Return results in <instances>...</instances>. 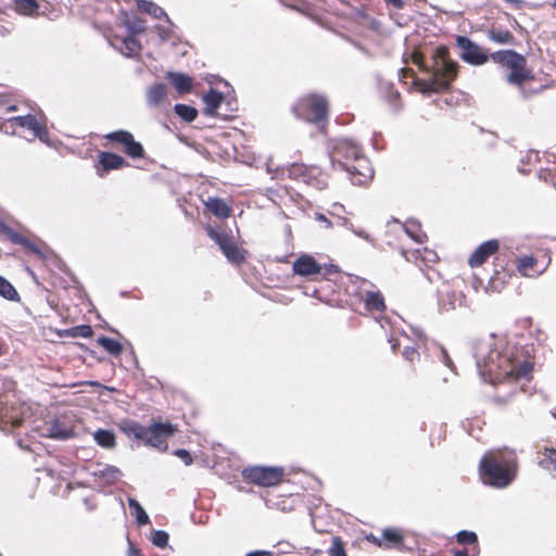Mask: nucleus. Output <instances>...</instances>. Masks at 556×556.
I'll return each mask as SVG.
<instances>
[{
    "label": "nucleus",
    "instance_id": "28",
    "mask_svg": "<svg viewBox=\"0 0 556 556\" xmlns=\"http://www.w3.org/2000/svg\"><path fill=\"white\" fill-rule=\"evenodd\" d=\"M535 264L536 258H534L533 256L526 255L518 260L517 269L525 277H538L544 271V269L541 271H533V267Z\"/></svg>",
    "mask_w": 556,
    "mask_h": 556
},
{
    "label": "nucleus",
    "instance_id": "8",
    "mask_svg": "<svg viewBox=\"0 0 556 556\" xmlns=\"http://www.w3.org/2000/svg\"><path fill=\"white\" fill-rule=\"evenodd\" d=\"M286 477V469L280 466H251L242 470V478L247 483L262 488H273L281 484Z\"/></svg>",
    "mask_w": 556,
    "mask_h": 556
},
{
    "label": "nucleus",
    "instance_id": "11",
    "mask_svg": "<svg viewBox=\"0 0 556 556\" xmlns=\"http://www.w3.org/2000/svg\"><path fill=\"white\" fill-rule=\"evenodd\" d=\"M292 271L294 275L301 277L316 279L318 275L328 276L336 273L337 267L333 265H321L314 258V256L302 254L293 262Z\"/></svg>",
    "mask_w": 556,
    "mask_h": 556
},
{
    "label": "nucleus",
    "instance_id": "61",
    "mask_svg": "<svg viewBox=\"0 0 556 556\" xmlns=\"http://www.w3.org/2000/svg\"><path fill=\"white\" fill-rule=\"evenodd\" d=\"M415 334L418 340H424L426 338L425 332L422 330H415Z\"/></svg>",
    "mask_w": 556,
    "mask_h": 556
},
{
    "label": "nucleus",
    "instance_id": "10",
    "mask_svg": "<svg viewBox=\"0 0 556 556\" xmlns=\"http://www.w3.org/2000/svg\"><path fill=\"white\" fill-rule=\"evenodd\" d=\"M20 130H27L31 135V139L38 138L41 141L49 139V132L35 115L26 114L16 116L11 124L7 125L4 132L10 135L20 134Z\"/></svg>",
    "mask_w": 556,
    "mask_h": 556
},
{
    "label": "nucleus",
    "instance_id": "3",
    "mask_svg": "<svg viewBox=\"0 0 556 556\" xmlns=\"http://www.w3.org/2000/svg\"><path fill=\"white\" fill-rule=\"evenodd\" d=\"M416 64L427 74L426 78L419 79L416 83L419 91L422 93L446 90L457 76L458 65L448 58V50L443 46L438 47L433 51L430 65L425 64L420 60H417Z\"/></svg>",
    "mask_w": 556,
    "mask_h": 556
},
{
    "label": "nucleus",
    "instance_id": "37",
    "mask_svg": "<svg viewBox=\"0 0 556 556\" xmlns=\"http://www.w3.org/2000/svg\"><path fill=\"white\" fill-rule=\"evenodd\" d=\"M137 5L141 11L153 15L156 18H161L165 14L163 9L152 1L137 0Z\"/></svg>",
    "mask_w": 556,
    "mask_h": 556
},
{
    "label": "nucleus",
    "instance_id": "33",
    "mask_svg": "<svg viewBox=\"0 0 556 556\" xmlns=\"http://www.w3.org/2000/svg\"><path fill=\"white\" fill-rule=\"evenodd\" d=\"M98 344L102 346L109 354L113 356H118L123 352V345L119 341L109 338V337H100L98 339Z\"/></svg>",
    "mask_w": 556,
    "mask_h": 556
},
{
    "label": "nucleus",
    "instance_id": "54",
    "mask_svg": "<svg viewBox=\"0 0 556 556\" xmlns=\"http://www.w3.org/2000/svg\"><path fill=\"white\" fill-rule=\"evenodd\" d=\"M538 160H539V152L530 151L527 154L526 161L521 160V162L530 164L532 162H536Z\"/></svg>",
    "mask_w": 556,
    "mask_h": 556
},
{
    "label": "nucleus",
    "instance_id": "15",
    "mask_svg": "<svg viewBox=\"0 0 556 556\" xmlns=\"http://www.w3.org/2000/svg\"><path fill=\"white\" fill-rule=\"evenodd\" d=\"M344 170L350 174L354 185H365L374 177V168L364 153Z\"/></svg>",
    "mask_w": 556,
    "mask_h": 556
},
{
    "label": "nucleus",
    "instance_id": "24",
    "mask_svg": "<svg viewBox=\"0 0 556 556\" xmlns=\"http://www.w3.org/2000/svg\"><path fill=\"white\" fill-rule=\"evenodd\" d=\"M224 101V94L214 89L211 88L204 96H203V102L205 104L204 108V114L207 116H215L217 115V110L220 106V104Z\"/></svg>",
    "mask_w": 556,
    "mask_h": 556
},
{
    "label": "nucleus",
    "instance_id": "17",
    "mask_svg": "<svg viewBox=\"0 0 556 556\" xmlns=\"http://www.w3.org/2000/svg\"><path fill=\"white\" fill-rule=\"evenodd\" d=\"M407 531L388 527L384 528V549L394 548L399 552H412L413 547H409L405 544Z\"/></svg>",
    "mask_w": 556,
    "mask_h": 556
},
{
    "label": "nucleus",
    "instance_id": "55",
    "mask_svg": "<svg viewBox=\"0 0 556 556\" xmlns=\"http://www.w3.org/2000/svg\"><path fill=\"white\" fill-rule=\"evenodd\" d=\"M117 473H118V469H117V468H115V467H108V468L102 472V476H106V475H108L109 477H111V478L115 479V478H116V476H117Z\"/></svg>",
    "mask_w": 556,
    "mask_h": 556
},
{
    "label": "nucleus",
    "instance_id": "26",
    "mask_svg": "<svg viewBox=\"0 0 556 556\" xmlns=\"http://www.w3.org/2000/svg\"><path fill=\"white\" fill-rule=\"evenodd\" d=\"M488 38L498 45H515L514 35L507 29L492 27L488 30Z\"/></svg>",
    "mask_w": 556,
    "mask_h": 556
},
{
    "label": "nucleus",
    "instance_id": "19",
    "mask_svg": "<svg viewBox=\"0 0 556 556\" xmlns=\"http://www.w3.org/2000/svg\"><path fill=\"white\" fill-rule=\"evenodd\" d=\"M18 111L15 101L9 96H0V130H5L7 125L16 118L13 113Z\"/></svg>",
    "mask_w": 556,
    "mask_h": 556
},
{
    "label": "nucleus",
    "instance_id": "13",
    "mask_svg": "<svg viewBox=\"0 0 556 556\" xmlns=\"http://www.w3.org/2000/svg\"><path fill=\"white\" fill-rule=\"evenodd\" d=\"M362 154L363 150L358 144L349 139H342L334 146L331 159L333 163H338L341 168L345 169Z\"/></svg>",
    "mask_w": 556,
    "mask_h": 556
},
{
    "label": "nucleus",
    "instance_id": "46",
    "mask_svg": "<svg viewBox=\"0 0 556 556\" xmlns=\"http://www.w3.org/2000/svg\"><path fill=\"white\" fill-rule=\"evenodd\" d=\"M25 242L26 243L22 244V247H24L28 252L37 255L40 258L45 257V253L38 244L30 241L28 238L25 239Z\"/></svg>",
    "mask_w": 556,
    "mask_h": 556
},
{
    "label": "nucleus",
    "instance_id": "43",
    "mask_svg": "<svg viewBox=\"0 0 556 556\" xmlns=\"http://www.w3.org/2000/svg\"><path fill=\"white\" fill-rule=\"evenodd\" d=\"M388 103L391 106V111L396 114L402 110V102L400 99V93L397 91H394L392 88L388 90L387 96Z\"/></svg>",
    "mask_w": 556,
    "mask_h": 556
},
{
    "label": "nucleus",
    "instance_id": "56",
    "mask_svg": "<svg viewBox=\"0 0 556 556\" xmlns=\"http://www.w3.org/2000/svg\"><path fill=\"white\" fill-rule=\"evenodd\" d=\"M386 4H391L393 8L400 10L404 7V0H384Z\"/></svg>",
    "mask_w": 556,
    "mask_h": 556
},
{
    "label": "nucleus",
    "instance_id": "7",
    "mask_svg": "<svg viewBox=\"0 0 556 556\" xmlns=\"http://www.w3.org/2000/svg\"><path fill=\"white\" fill-rule=\"evenodd\" d=\"M206 235L218 245L226 260L233 266L243 265L249 251L237 242L230 230L217 229L211 225L205 226Z\"/></svg>",
    "mask_w": 556,
    "mask_h": 556
},
{
    "label": "nucleus",
    "instance_id": "57",
    "mask_svg": "<svg viewBox=\"0 0 556 556\" xmlns=\"http://www.w3.org/2000/svg\"><path fill=\"white\" fill-rule=\"evenodd\" d=\"M128 556H142L141 551L135 547L132 544L129 545Z\"/></svg>",
    "mask_w": 556,
    "mask_h": 556
},
{
    "label": "nucleus",
    "instance_id": "21",
    "mask_svg": "<svg viewBox=\"0 0 556 556\" xmlns=\"http://www.w3.org/2000/svg\"><path fill=\"white\" fill-rule=\"evenodd\" d=\"M205 208L220 219H226L230 217L232 213V208L228 205V203L220 198L211 197L204 202Z\"/></svg>",
    "mask_w": 556,
    "mask_h": 556
},
{
    "label": "nucleus",
    "instance_id": "39",
    "mask_svg": "<svg viewBox=\"0 0 556 556\" xmlns=\"http://www.w3.org/2000/svg\"><path fill=\"white\" fill-rule=\"evenodd\" d=\"M130 134L131 132L127 130H115L104 135V139L108 140L111 144L123 147Z\"/></svg>",
    "mask_w": 556,
    "mask_h": 556
},
{
    "label": "nucleus",
    "instance_id": "31",
    "mask_svg": "<svg viewBox=\"0 0 556 556\" xmlns=\"http://www.w3.org/2000/svg\"><path fill=\"white\" fill-rule=\"evenodd\" d=\"M121 51L128 58L136 56L141 51V43L135 36H127L122 39Z\"/></svg>",
    "mask_w": 556,
    "mask_h": 556
},
{
    "label": "nucleus",
    "instance_id": "9",
    "mask_svg": "<svg viewBox=\"0 0 556 556\" xmlns=\"http://www.w3.org/2000/svg\"><path fill=\"white\" fill-rule=\"evenodd\" d=\"M289 173L291 178L311 186L317 190H323L328 186L327 175L318 166L293 164L290 167Z\"/></svg>",
    "mask_w": 556,
    "mask_h": 556
},
{
    "label": "nucleus",
    "instance_id": "30",
    "mask_svg": "<svg viewBox=\"0 0 556 556\" xmlns=\"http://www.w3.org/2000/svg\"><path fill=\"white\" fill-rule=\"evenodd\" d=\"M167 98V88L164 84H155L148 91V101L151 105H159Z\"/></svg>",
    "mask_w": 556,
    "mask_h": 556
},
{
    "label": "nucleus",
    "instance_id": "40",
    "mask_svg": "<svg viewBox=\"0 0 556 556\" xmlns=\"http://www.w3.org/2000/svg\"><path fill=\"white\" fill-rule=\"evenodd\" d=\"M329 556H348L345 544L340 536H332L331 546L328 548Z\"/></svg>",
    "mask_w": 556,
    "mask_h": 556
},
{
    "label": "nucleus",
    "instance_id": "16",
    "mask_svg": "<svg viewBox=\"0 0 556 556\" xmlns=\"http://www.w3.org/2000/svg\"><path fill=\"white\" fill-rule=\"evenodd\" d=\"M127 165L128 163L124 160V157L116 153L101 151L98 154L97 170L101 177L111 170L119 169Z\"/></svg>",
    "mask_w": 556,
    "mask_h": 556
},
{
    "label": "nucleus",
    "instance_id": "27",
    "mask_svg": "<svg viewBox=\"0 0 556 556\" xmlns=\"http://www.w3.org/2000/svg\"><path fill=\"white\" fill-rule=\"evenodd\" d=\"M123 151L131 159H143L146 151L142 144L135 140L134 135L130 134L126 142L123 144Z\"/></svg>",
    "mask_w": 556,
    "mask_h": 556
},
{
    "label": "nucleus",
    "instance_id": "29",
    "mask_svg": "<svg viewBox=\"0 0 556 556\" xmlns=\"http://www.w3.org/2000/svg\"><path fill=\"white\" fill-rule=\"evenodd\" d=\"M14 10L26 16H34L38 13L39 3L38 0H13Z\"/></svg>",
    "mask_w": 556,
    "mask_h": 556
},
{
    "label": "nucleus",
    "instance_id": "23",
    "mask_svg": "<svg viewBox=\"0 0 556 556\" xmlns=\"http://www.w3.org/2000/svg\"><path fill=\"white\" fill-rule=\"evenodd\" d=\"M167 79L179 94L190 93L193 89V79L182 73H168Z\"/></svg>",
    "mask_w": 556,
    "mask_h": 556
},
{
    "label": "nucleus",
    "instance_id": "4",
    "mask_svg": "<svg viewBox=\"0 0 556 556\" xmlns=\"http://www.w3.org/2000/svg\"><path fill=\"white\" fill-rule=\"evenodd\" d=\"M119 428L126 435L134 437L161 452L168 450L167 440L178 431V427L169 421H153L146 427L135 420H125Z\"/></svg>",
    "mask_w": 556,
    "mask_h": 556
},
{
    "label": "nucleus",
    "instance_id": "47",
    "mask_svg": "<svg viewBox=\"0 0 556 556\" xmlns=\"http://www.w3.org/2000/svg\"><path fill=\"white\" fill-rule=\"evenodd\" d=\"M439 352V359L448 368H453V362L447 354V351L442 345L435 346Z\"/></svg>",
    "mask_w": 556,
    "mask_h": 556
},
{
    "label": "nucleus",
    "instance_id": "49",
    "mask_svg": "<svg viewBox=\"0 0 556 556\" xmlns=\"http://www.w3.org/2000/svg\"><path fill=\"white\" fill-rule=\"evenodd\" d=\"M402 355L408 362H414L416 358L419 357V353H418L417 349L414 346H405L402 352Z\"/></svg>",
    "mask_w": 556,
    "mask_h": 556
},
{
    "label": "nucleus",
    "instance_id": "2",
    "mask_svg": "<svg viewBox=\"0 0 556 556\" xmlns=\"http://www.w3.org/2000/svg\"><path fill=\"white\" fill-rule=\"evenodd\" d=\"M519 462L516 450L508 446L488 450L479 462L482 482L494 489H505L516 479Z\"/></svg>",
    "mask_w": 556,
    "mask_h": 556
},
{
    "label": "nucleus",
    "instance_id": "45",
    "mask_svg": "<svg viewBox=\"0 0 556 556\" xmlns=\"http://www.w3.org/2000/svg\"><path fill=\"white\" fill-rule=\"evenodd\" d=\"M4 232L7 233V236L9 237V239L11 240V242L15 243V244H24L26 243L25 242V239L26 237L23 236L22 233L17 232V231H14L12 230L11 228L9 227H5L4 229Z\"/></svg>",
    "mask_w": 556,
    "mask_h": 556
},
{
    "label": "nucleus",
    "instance_id": "12",
    "mask_svg": "<svg viewBox=\"0 0 556 556\" xmlns=\"http://www.w3.org/2000/svg\"><path fill=\"white\" fill-rule=\"evenodd\" d=\"M456 43L460 49V59L470 65L479 66L492 60L491 54L466 36H457Z\"/></svg>",
    "mask_w": 556,
    "mask_h": 556
},
{
    "label": "nucleus",
    "instance_id": "59",
    "mask_svg": "<svg viewBox=\"0 0 556 556\" xmlns=\"http://www.w3.org/2000/svg\"><path fill=\"white\" fill-rule=\"evenodd\" d=\"M282 545V543H279L276 548H277V552L276 553V556L280 555V554H283V553H290V551H286L285 547H281L280 546Z\"/></svg>",
    "mask_w": 556,
    "mask_h": 556
},
{
    "label": "nucleus",
    "instance_id": "1",
    "mask_svg": "<svg viewBox=\"0 0 556 556\" xmlns=\"http://www.w3.org/2000/svg\"><path fill=\"white\" fill-rule=\"evenodd\" d=\"M473 357L479 375L490 383L507 377L526 378L532 371V364L522 361L515 346L498 349L493 336L475 342Z\"/></svg>",
    "mask_w": 556,
    "mask_h": 556
},
{
    "label": "nucleus",
    "instance_id": "42",
    "mask_svg": "<svg viewBox=\"0 0 556 556\" xmlns=\"http://www.w3.org/2000/svg\"><path fill=\"white\" fill-rule=\"evenodd\" d=\"M169 540V535L166 531L163 530H156L152 532L151 542L153 545L164 548L167 546Z\"/></svg>",
    "mask_w": 556,
    "mask_h": 556
},
{
    "label": "nucleus",
    "instance_id": "51",
    "mask_svg": "<svg viewBox=\"0 0 556 556\" xmlns=\"http://www.w3.org/2000/svg\"><path fill=\"white\" fill-rule=\"evenodd\" d=\"M421 258L426 262H435L438 260V255L434 251L425 248Z\"/></svg>",
    "mask_w": 556,
    "mask_h": 556
},
{
    "label": "nucleus",
    "instance_id": "18",
    "mask_svg": "<svg viewBox=\"0 0 556 556\" xmlns=\"http://www.w3.org/2000/svg\"><path fill=\"white\" fill-rule=\"evenodd\" d=\"M500 248L496 239L488 240L481 243L470 255L468 264L470 267L481 266L491 255H493Z\"/></svg>",
    "mask_w": 556,
    "mask_h": 556
},
{
    "label": "nucleus",
    "instance_id": "52",
    "mask_svg": "<svg viewBox=\"0 0 556 556\" xmlns=\"http://www.w3.org/2000/svg\"><path fill=\"white\" fill-rule=\"evenodd\" d=\"M58 425L53 424L51 428L49 429L48 437L50 438H66V433L64 431H59Z\"/></svg>",
    "mask_w": 556,
    "mask_h": 556
},
{
    "label": "nucleus",
    "instance_id": "14",
    "mask_svg": "<svg viewBox=\"0 0 556 556\" xmlns=\"http://www.w3.org/2000/svg\"><path fill=\"white\" fill-rule=\"evenodd\" d=\"M464 300L463 292L447 282L442 283L438 289V304L441 311L448 312L457 306H463Z\"/></svg>",
    "mask_w": 556,
    "mask_h": 556
},
{
    "label": "nucleus",
    "instance_id": "32",
    "mask_svg": "<svg viewBox=\"0 0 556 556\" xmlns=\"http://www.w3.org/2000/svg\"><path fill=\"white\" fill-rule=\"evenodd\" d=\"M93 438L101 447L113 448L116 445V438L113 431L99 429L94 432Z\"/></svg>",
    "mask_w": 556,
    "mask_h": 556
},
{
    "label": "nucleus",
    "instance_id": "25",
    "mask_svg": "<svg viewBox=\"0 0 556 556\" xmlns=\"http://www.w3.org/2000/svg\"><path fill=\"white\" fill-rule=\"evenodd\" d=\"M359 298L364 302L365 309L368 313L382 311V296L379 291L362 289L359 292Z\"/></svg>",
    "mask_w": 556,
    "mask_h": 556
},
{
    "label": "nucleus",
    "instance_id": "63",
    "mask_svg": "<svg viewBox=\"0 0 556 556\" xmlns=\"http://www.w3.org/2000/svg\"><path fill=\"white\" fill-rule=\"evenodd\" d=\"M552 415L556 419V410L552 412Z\"/></svg>",
    "mask_w": 556,
    "mask_h": 556
},
{
    "label": "nucleus",
    "instance_id": "50",
    "mask_svg": "<svg viewBox=\"0 0 556 556\" xmlns=\"http://www.w3.org/2000/svg\"><path fill=\"white\" fill-rule=\"evenodd\" d=\"M128 29L131 33L130 36H135L137 34H142L146 31V27L142 23L138 24H128Z\"/></svg>",
    "mask_w": 556,
    "mask_h": 556
},
{
    "label": "nucleus",
    "instance_id": "22",
    "mask_svg": "<svg viewBox=\"0 0 556 556\" xmlns=\"http://www.w3.org/2000/svg\"><path fill=\"white\" fill-rule=\"evenodd\" d=\"M23 424V418L18 416L16 408L8 407L0 402V426L3 428L10 427L16 429Z\"/></svg>",
    "mask_w": 556,
    "mask_h": 556
},
{
    "label": "nucleus",
    "instance_id": "35",
    "mask_svg": "<svg viewBox=\"0 0 556 556\" xmlns=\"http://www.w3.org/2000/svg\"><path fill=\"white\" fill-rule=\"evenodd\" d=\"M0 295L9 301H17L20 299L18 292L13 285L2 276H0Z\"/></svg>",
    "mask_w": 556,
    "mask_h": 556
},
{
    "label": "nucleus",
    "instance_id": "48",
    "mask_svg": "<svg viewBox=\"0 0 556 556\" xmlns=\"http://www.w3.org/2000/svg\"><path fill=\"white\" fill-rule=\"evenodd\" d=\"M174 455L179 457L184 462V464L187 466H189L193 463V458L187 450L178 448V450L174 451Z\"/></svg>",
    "mask_w": 556,
    "mask_h": 556
},
{
    "label": "nucleus",
    "instance_id": "44",
    "mask_svg": "<svg viewBox=\"0 0 556 556\" xmlns=\"http://www.w3.org/2000/svg\"><path fill=\"white\" fill-rule=\"evenodd\" d=\"M456 540L459 544L463 545L475 544L478 541V535L472 531L460 530L456 534Z\"/></svg>",
    "mask_w": 556,
    "mask_h": 556
},
{
    "label": "nucleus",
    "instance_id": "41",
    "mask_svg": "<svg viewBox=\"0 0 556 556\" xmlns=\"http://www.w3.org/2000/svg\"><path fill=\"white\" fill-rule=\"evenodd\" d=\"M67 334L73 338H90L93 334V330L90 325H79L66 330Z\"/></svg>",
    "mask_w": 556,
    "mask_h": 556
},
{
    "label": "nucleus",
    "instance_id": "58",
    "mask_svg": "<svg viewBox=\"0 0 556 556\" xmlns=\"http://www.w3.org/2000/svg\"><path fill=\"white\" fill-rule=\"evenodd\" d=\"M453 555L454 556H469L468 551L465 549V548H463V549H455L453 552Z\"/></svg>",
    "mask_w": 556,
    "mask_h": 556
},
{
    "label": "nucleus",
    "instance_id": "64",
    "mask_svg": "<svg viewBox=\"0 0 556 556\" xmlns=\"http://www.w3.org/2000/svg\"><path fill=\"white\" fill-rule=\"evenodd\" d=\"M553 7L556 9V0H553Z\"/></svg>",
    "mask_w": 556,
    "mask_h": 556
},
{
    "label": "nucleus",
    "instance_id": "6",
    "mask_svg": "<svg viewBox=\"0 0 556 556\" xmlns=\"http://www.w3.org/2000/svg\"><path fill=\"white\" fill-rule=\"evenodd\" d=\"M291 112L298 119L324 131L329 121L330 103L325 94L309 92L296 99Z\"/></svg>",
    "mask_w": 556,
    "mask_h": 556
},
{
    "label": "nucleus",
    "instance_id": "53",
    "mask_svg": "<svg viewBox=\"0 0 556 556\" xmlns=\"http://www.w3.org/2000/svg\"><path fill=\"white\" fill-rule=\"evenodd\" d=\"M245 556H276L275 551H254L248 553Z\"/></svg>",
    "mask_w": 556,
    "mask_h": 556
},
{
    "label": "nucleus",
    "instance_id": "38",
    "mask_svg": "<svg viewBox=\"0 0 556 556\" xmlns=\"http://www.w3.org/2000/svg\"><path fill=\"white\" fill-rule=\"evenodd\" d=\"M129 507L135 509L136 520L139 526H146L150 522V518L143 507L134 498H129Z\"/></svg>",
    "mask_w": 556,
    "mask_h": 556
},
{
    "label": "nucleus",
    "instance_id": "60",
    "mask_svg": "<svg viewBox=\"0 0 556 556\" xmlns=\"http://www.w3.org/2000/svg\"><path fill=\"white\" fill-rule=\"evenodd\" d=\"M507 3L514 4L516 8H520L522 0H505Z\"/></svg>",
    "mask_w": 556,
    "mask_h": 556
},
{
    "label": "nucleus",
    "instance_id": "5",
    "mask_svg": "<svg viewBox=\"0 0 556 556\" xmlns=\"http://www.w3.org/2000/svg\"><path fill=\"white\" fill-rule=\"evenodd\" d=\"M492 61L510 70L506 76L509 85L519 88L520 97L530 99L539 90L529 88L526 83L532 79V74L527 70L526 58L515 50H500L491 53Z\"/></svg>",
    "mask_w": 556,
    "mask_h": 556
},
{
    "label": "nucleus",
    "instance_id": "36",
    "mask_svg": "<svg viewBox=\"0 0 556 556\" xmlns=\"http://www.w3.org/2000/svg\"><path fill=\"white\" fill-rule=\"evenodd\" d=\"M175 113L185 122L191 123L193 122L198 116V111L193 106L187 105V104H176Z\"/></svg>",
    "mask_w": 556,
    "mask_h": 556
},
{
    "label": "nucleus",
    "instance_id": "20",
    "mask_svg": "<svg viewBox=\"0 0 556 556\" xmlns=\"http://www.w3.org/2000/svg\"><path fill=\"white\" fill-rule=\"evenodd\" d=\"M392 223L396 226L400 232L405 233L417 243H422L427 237L426 233L421 230L420 224L415 219H409L404 224L393 219Z\"/></svg>",
    "mask_w": 556,
    "mask_h": 556
},
{
    "label": "nucleus",
    "instance_id": "34",
    "mask_svg": "<svg viewBox=\"0 0 556 556\" xmlns=\"http://www.w3.org/2000/svg\"><path fill=\"white\" fill-rule=\"evenodd\" d=\"M542 454L543 457L538 462L539 466L548 471L556 470V450L545 447Z\"/></svg>",
    "mask_w": 556,
    "mask_h": 556
},
{
    "label": "nucleus",
    "instance_id": "62",
    "mask_svg": "<svg viewBox=\"0 0 556 556\" xmlns=\"http://www.w3.org/2000/svg\"><path fill=\"white\" fill-rule=\"evenodd\" d=\"M389 342L391 343V349H392L393 351H395V349H396V344L394 343V340H393V339H390V340H389Z\"/></svg>",
    "mask_w": 556,
    "mask_h": 556
}]
</instances>
